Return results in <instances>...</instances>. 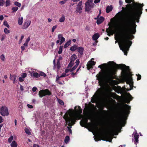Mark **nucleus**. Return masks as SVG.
Instances as JSON below:
<instances>
[{
    "label": "nucleus",
    "instance_id": "1",
    "mask_svg": "<svg viewBox=\"0 0 147 147\" xmlns=\"http://www.w3.org/2000/svg\"><path fill=\"white\" fill-rule=\"evenodd\" d=\"M143 4L134 3L132 7V11L130 13L127 18L122 26L123 31L120 40L119 47L124 54L127 55V51H129L130 47L132 44L131 40L134 38L133 34L136 32V22L139 23V19L142 13Z\"/></svg>",
    "mask_w": 147,
    "mask_h": 147
},
{
    "label": "nucleus",
    "instance_id": "2",
    "mask_svg": "<svg viewBox=\"0 0 147 147\" xmlns=\"http://www.w3.org/2000/svg\"><path fill=\"white\" fill-rule=\"evenodd\" d=\"M107 64L109 68L106 72L103 71L99 73L98 78L99 80H104L107 83L115 82L116 81L113 80L117 79L116 75L117 69H121L122 70L121 74L123 78L128 80L130 84L133 82L131 77H128V71H130L129 66H126L124 64H117L113 61H109Z\"/></svg>",
    "mask_w": 147,
    "mask_h": 147
},
{
    "label": "nucleus",
    "instance_id": "3",
    "mask_svg": "<svg viewBox=\"0 0 147 147\" xmlns=\"http://www.w3.org/2000/svg\"><path fill=\"white\" fill-rule=\"evenodd\" d=\"M122 107L123 109L125 108V110L123 109L119 115V118L116 123V125L117 126H124L126 123V121L125 120V116L129 113V110L131 109L130 106L126 104L123 105Z\"/></svg>",
    "mask_w": 147,
    "mask_h": 147
},
{
    "label": "nucleus",
    "instance_id": "4",
    "mask_svg": "<svg viewBox=\"0 0 147 147\" xmlns=\"http://www.w3.org/2000/svg\"><path fill=\"white\" fill-rule=\"evenodd\" d=\"M91 109L89 106L86 107L84 110V114L87 116V117L81 120L80 122V125L82 127H85L86 125L92 129H94V124L91 123H88V119H91L92 118Z\"/></svg>",
    "mask_w": 147,
    "mask_h": 147
},
{
    "label": "nucleus",
    "instance_id": "5",
    "mask_svg": "<svg viewBox=\"0 0 147 147\" xmlns=\"http://www.w3.org/2000/svg\"><path fill=\"white\" fill-rule=\"evenodd\" d=\"M65 119L66 124L69 126L74 125L76 123V120L80 119L78 115H75L73 117H69L68 113H66L63 117Z\"/></svg>",
    "mask_w": 147,
    "mask_h": 147
},
{
    "label": "nucleus",
    "instance_id": "6",
    "mask_svg": "<svg viewBox=\"0 0 147 147\" xmlns=\"http://www.w3.org/2000/svg\"><path fill=\"white\" fill-rule=\"evenodd\" d=\"M93 0H88L85 3V10L86 12L89 13L92 8L94 7V5L93 3Z\"/></svg>",
    "mask_w": 147,
    "mask_h": 147
},
{
    "label": "nucleus",
    "instance_id": "7",
    "mask_svg": "<svg viewBox=\"0 0 147 147\" xmlns=\"http://www.w3.org/2000/svg\"><path fill=\"white\" fill-rule=\"evenodd\" d=\"M51 92L48 89L45 90H41L39 92L38 94L39 97L42 98L46 95L49 96L51 95Z\"/></svg>",
    "mask_w": 147,
    "mask_h": 147
},
{
    "label": "nucleus",
    "instance_id": "8",
    "mask_svg": "<svg viewBox=\"0 0 147 147\" xmlns=\"http://www.w3.org/2000/svg\"><path fill=\"white\" fill-rule=\"evenodd\" d=\"M0 114L2 116H7L9 115L8 109L7 107L2 106L0 108Z\"/></svg>",
    "mask_w": 147,
    "mask_h": 147
},
{
    "label": "nucleus",
    "instance_id": "9",
    "mask_svg": "<svg viewBox=\"0 0 147 147\" xmlns=\"http://www.w3.org/2000/svg\"><path fill=\"white\" fill-rule=\"evenodd\" d=\"M31 24V21L30 20H27L24 22V24L22 26V28L23 29H25L28 28Z\"/></svg>",
    "mask_w": 147,
    "mask_h": 147
},
{
    "label": "nucleus",
    "instance_id": "10",
    "mask_svg": "<svg viewBox=\"0 0 147 147\" xmlns=\"http://www.w3.org/2000/svg\"><path fill=\"white\" fill-rule=\"evenodd\" d=\"M102 136L103 137L102 140H105L106 139H107L109 136L107 134L106 130L105 129H102Z\"/></svg>",
    "mask_w": 147,
    "mask_h": 147
},
{
    "label": "nucleus",
    "instance_id": "11",
    "mask_svg": "<svg viewBox=\"0 0 147 147\" xmlns=\"http://www.w3.org/2000/svg\"><path fill=\"white\" fill-rule=\"evenodd\" d=\"M139 136L138 134H136L134 136V138L132 139L133 142H134V143L136 144L138 142V139Z\"/></svg>",
    "mask_w": 147,
    "mask_h": 147
},
{
    "label": "nucleus",
    "instance_id": "12",
    "mask_svg": "<svg viewBox=\"0 0 147 147\" xmlns=\"http://www.w3.org/2000/svg\"><path fill=\"white\" fill-rule=\"evenodd\" d=\"M78 110H76V112L78 113V115H78L80 117V119H81L80 116H82L81 115V114L82 113V109L81 108V107L80 106H78Z\"/></svg>",
    "mask_w": 147,
    "mask_h": 147
},
{
    "label": "nucleus",
    "instance_id": "13",
    "mask_svg": "<svg viewBox=\"0 0 147 147\" xmlns=\"http://www.w3.org/2000/svg\"><path fill=\"white\" fill-rule=\"evenodd\" d=\"M127 95L128 96L129 98H127L125 99V102L127 104H129V103L130 100H132L133 98L129 93H127Z\"/></svg>",
    "mask_w": 147,
    "mask_h": 147
},
{
    "label": "nucleus",
    "instance_id": "14",
    "mask_svg": "<svg viewBox=\"0 0 147 147\" xmlns=\"http://www.w3.org/2000/svg\"><path fill=\"white\" fill-rule=\"evenodd\" d=\"M77 50H78V52L79 53L80 55H83L84 49L82 47H78Z\"/></svg>",
    "mask_w": 147,
    "mask_h": 147
},
{
    "label": "nucleus",
    "instance_id": "15",
    "mask_svg": "<svg viewBox=\"0 0 147 147\" xmlns=\"http://www.w3.org/2000/svg\"><path fill=\"white\" fill-rule=\"evenodd\" d=\"M104 18L102 17H100L98 19L96 20L97 24L99 25L102 23L104 20Z\"/></svg>",
    "mask_w": 147,
    "mask_h": 147
},
{
    "label": "nucleus",
    "instance_id": "16",
    "mask_svg": "<svg viewBox=\"0 0 147 147\" xmlns=\"http://www.w3.org/2000/svg\"><path fill=\"white\" fill-rule=\"evenodd\" d=\"M17 76L16 75H11L10 76V78L11 80L13 81V83L15 84V81L16 78Z\"/></svg>",
    "mask_w": 147,
    "mask_h": 147
},
{
    "label": "nucleus",
    "instance_id": "17",
    "mask_svg": "<svg viewBox=\"0 0 147 147\" xmlns=\"http://www.w3.org/2000/svg\"><path fill=\"white\" fill-rule=\"evenodd\" d=\"M116 16H117L118 19L121 20L123 16V14L121 12H119L116 14Z\"/></svg>",
    "mask_w": 147,
    "mask_h": 147
},
{
    "label": "nucleus",
    "instance_id": "18",
    "mask_svg": "<svg viewBox=\"0 0 147 147\" xmlns=\"http://www.w3.org/2000/svg\"><path fill=\"white\" fill-rule=\"evenodd\" d=\"M100 37V35L98 33L94 34L92 37V38L94 40H97Z\"/></svg>",
    "mask_w": 147,
    "mask_h": 147
},
{
    "label": "nucleus",
    "instance_id": "19",
    "mask_svg": "<svg viewBox=\"0 0 147 147\" xmlns=\"http://www.w3.org/2000/svg\"><path fill=\"white\" fill-rule=\"evenodd\" d=\"M113 9L112 6H108L106 9V11L107 13H109Z\"/></svg>",
    "mask_w": 147,
    "mask_h": 147
},
{
    "label": "nucleus",
    "instance_id": "20",
    "mask_svg": "<svg viewBox=\"0 0 147 147\" xmlns=\"http://www.w3.org/2000/svg\"><path fill=\"white\" fill-rule=\"evenodd\" d=\"M82 6H77V8H76V12L77 13H82Z\"/></svg>",
    "mask_w": 147,
    "mask_h": 147
},
{
    "label": "nucleus",
    "instance_id": "21",
    "mask_svg": "<svg viewBox=\"0 0 147 147\" xmlns=\"http://www.w3.org/2000/svg\"><path fill=\"white\" fill-rule=\"evenodd\" d=\"M77 58L76 55L75 54H73L71 56L70 59V61L71 62H74L75 60Z\"/></svg>",
    "mask_w": 147,
    "mask_h": 147
},
{
    "label": "nucleus",
    "instance_id": "22",
    "mask_svg": "<svg viewBox=\"0 0 147 147\" xmlns=\"http://www.w3.org/2000/svg\"><path fill=\"white\" fill-rule=\"evenodd\" d=\"M18 144L15 141H13L11 144V147H17Z\"/></svg>",
    "mask_w": 147,
    "mask_h": 147
},
{
    "label": "nucleus",
    "instance_id": "23",
    "mask_svg": "<svg viewBox=\"0 0 147 147\" xmlns=\"http://www.w3.org/2000/svg\"><path fill=\"white\" fill-rule=\"evenodd\" d=\"M71 40H70L66 42L64 46V47L66 48L67 47L71 44Z\"/></svg>",
    "mask_w": 147,
    "mask_h": 147
},
{
    "label": "nucleus",
    "instance_id": "24",
    "mask_svg": "<svg viewBox=\"0 0 147 147\" xmlns=\"http://www.w3.org/2000/svg\"><path fill=\"white\" fill-rule=\"evenodd\" d=\"M77 50V47L76 45L71 47L70 50L72 51H74Z\"/></svg>",
    "mask_w": 147,
    "mask_h": 147
},
{
    "label": "nucleus",
    "instance_id": "25",
    "mask_svg": "<svg viewBox=\"0 0 147 147\" xmlns=\"http://www.w3.org/2000/svg\"><path fill=\"white\" fill-rule=\"evenodd\" d=\"M106 32L107 33V35L109 36H110L112 31L111 29L109 28H107L106 30Z\"/></svg>",
    "mask_w": 147,
    "mask_h": 147
},
{
    "label": "nucleus",
    "instance_id": "26",
    "mask_svg": "<svg viewBox=\"0 0 147 147\" xmlns=\"http://www.w3.org/2000/svg\"><path fill=\"white\" fill-rule=\"evenodd\" d=\"M65 20V17L64 15H62V16L59 19V22H63Z\"/></svg>",
    "mask_w": 147,
    "mask_h": 147
},
{
    "label": "nucleus",
    "instance_id": "27",
    "mask_svg": "<svg viewBox=\"0 0 147 147\" xmlns=\"http://www.w3.org/2000/svg\"><path fill=\"white\" fill-rule=\"evenodd\" d=\"M18 7H14L12 8V13H13L16 12L17 10L18 9Z\"/></svg>",
    "mask_w": 147,
    "mask_h": 147
},
{
    "label": "nucleus",
    "instance_id": "28",
    "mask_svg": "<svg viewBox=\"0 0 147 147\" xmlns=\"http://www.w3.org/2000/svg\"><path fill=\"white\" fill-rule=\"evenodd\" d=\"M107 66V64L106 63H103L101 65H100L98 67L102 69V68H106Z\"/></svg>",
    "mask_w": 147,
    "mask_h": 147
},
{
    "label": "nucleus",
    "instance_id": "29",
    "mask_svg": "<svg viewBox=\"0 0 147 147\" xmlns=\"http://www.w3.org/2000/svg\"><path fill=\"white\" fill-rule=\"evenodd\" d=\"M70 140V138L69 136H66L65 138V143H67Z\"/></svg>",
    "mask_w": 147,
    "mask_h": 147
},
{
    "label": "nucleus",
    "instance_id": "30",
    "mask_svg": "<svg viewBox=\"0 0 147 147\" xmlns=\"http://www.w3.org/2000/svg\"><path fill=\"white\" fill-rule=\"evenodd\" d=\"M23 18L21 17V18H19L18 19V24L20 25H22L23 21Z\"/></svg>",
    "mask_w": 147,
    "mask_h": 147
},
{
    "label": "nucleus",
    "instance_id": "31",
    "mask_svg": "<svg viewBox=\"0 0 147 147\" xmlns=\"http://www.w3.org/2000/svg\"><path fill=\"white\" fill-rule=\"evenodd\" d=\"M32 76L35 78H38L39 77V73L37 72H34L33 73Z\"/></svg>",
    "mask_w": 147,
    "mask_h": 147
},
{
    "label": "nucleus",
    "instance_id": "32",
    "mask_svg": "<svg viewBox=\"0 0 147 147\" xmlns=\"http://www.w3.org/2000/svg\"><path fill=\"white\" fill-rule=\"evenodd\" d=\"M25 131L26 133L29 135H30L31 134L29 130L27 128H25Z\"/></svg>",
    "mask_w": 147,
    "mask_h": 147
},
{
    "label": "nucleus",
    "instance_id": "33",
    "mask_svg": "<svg viewBox=\"0 0 147 147\" xmlns=\"http://www.w3.org/2000/svg\"><path fill=\"white\" fill-rule=\"evenodd\" d=\"M74 64V63L73 62H71L70 61V62L67 68H69V67H72L73 65Z\"/></svg>",
    "mask_w": 147,
    "mask_h": 147
},
{
    "label": "nucleus",
    "instance_id": "34",
    "mask_svg": "<svg viewBox=\"0 0 147 147\" xmlns=\"http://www.w3.org/2000/svg\"><path fill=\"white\" fill-rule=\"evenodd\" d=\"M58 102L59 104L61 105H64V102L62 100L60 99H58Z\"/></svg>",
    "mask_w": 147,
    "mask_h": 147
},
{
    "label": "nucleus",
    "instance_id": "35",
    "mask_svg": "<svg viewBox=\"0 0 147 147\" xmlns=\"http://www.w3.org/2000/svg\"><path fill=\"white\" fill-rule=\"evenodd\" d=\"M62 49H63V46H60L59 47V50L58 51V53L59 54H61L62 53Z\"/></svg>",
    "mask_w": 147,
    "mask_h": 147
},
{
    "label": "nucleus",
    "instance_id": "36",
    "mask_svg": "<svg viewBox=\"0 0 147 147\" xmlns=\"http://www.w3.org/2000/svg\"><path fill=\"white\" fill-rule=\"evenodd\" d=\"M11 4L10 1L9 0H7L5 2V5L6 7L9 6Z\"/></svg>",
    "mask_w": 147,
    "mask_h": 147
},
{
    "label": "nucleus",
    "instance_id": "37",
    "mask_svg": "<svg viewBox=\"0 0 147 147\" xmlns=\"http://www.w3.org/2000/svg\"><path fill=\"white\" fill-rule=\"evenodd\" d=\"M39 77L40 76H43L44 77H45L47 76L46 74L45 73H44L42 72H40L39 73Z\"/></svg>",
    "mask_w": 147,
    "mask_h": 147
},
{
    "label": "nucleus",
    "instance_id": "38",
    "mask_svg": "<svg viewBox=\"0 0 147 147\" xmlns=\"http://www.w3.org/2000/svg\"><path fill=\"white\" fill-rule=\"evenodd\" d=\"M14 4L15 5L18 7H20L21 6V3L17 1L15 2Z\"/></svg>",
    "mask_w": 147,
    "mask_h": 147
},
{
    "label": "nucleus",
    "instance_id": "39",
    "mask_svg": "<svg viewBox=\"0 0 147 147\" xmlns=\"http://www.w3.org/2000/svg\"><path fill=\"white\" fill-rule=\"evenodd\" d=\"M4 32L6 34H7L10 32V30H7V28H5L4 30Z\"/></svg>",
    "mask_w": 147,
    "mask_h": 147
},
{
    "label": "nucleus",
    "instance_id": "40",
    "mask_svg": "<svg viewBox=\"0 0 147 147\" xmlns=\"http://www.w3.org/2000/svg\"><path fill=\"white\" fill-rule=\"evenodd\" d=\"M13 137L12 136H11L8 139V141L9 142L11 143L13 140Z\"/></svg>",
    "mask_w": 147,
    "mask_h": 147
},
{
    "label": "nucleus",
    "instance_id": "41",
    "mask_svg": "<svg viewBox=\"0 0 147 147\" xmlns=\"http://www.w3.org/2000/svg\"><path fill=\"white\" fill-rule=\"evenodd\" d=\"M65 41V38L64 37H63L61 39L59 44L61 45L62 43L64 42Z\"/></svg>",
    "mask_w": 147,
    "mask_h": 147
},
{
    "label": "nucleus",
    "instance_id": "42",
    "mask_svg": "<svg viewBox=\"0 0 147 147\" xmlns=\"http://www.w3.org/2000/svg\"><path fill=\"white\" fill-rule=\"evenodd\" d=\"M60 63L59 61H58L57 63V67L58 69L60 68Z\"/></svg>",
    "mask_w": 147,
    "mask_h": 147
},
{
    "label": "nucleus",
    "instance_id": "43",
    "mask_svg": "<svg viewBox=\"0 0 147 147\" xmlns=\"http://www.w3.org/2000/svg\"><path fill=\"white\" fill-rule=\"evenodd\" d=\"M0 58L2 61H5V56L4 55L2 54V55H1Z\"/></svg>",
    "mask_w": 147,
    "mask_h": 147
},
{
    "label": "nucleus",
    "instance_id": "44",
    "mask_svg": "<svg viewBox=\"0 0 147 147\" xmlns=\"http://www.w3.org/2000/svg\"><path fill=\"white\" fill-rule=\"evenodd\" d=\"M5 2L4 0H0V5L3 6L5 4Z\"/></svg>",
    "mask_w": 147,
    "mask_h": 147
},
{
    "label": "nucleus",
    "instance_id": "45",
    "mask_svg": "<svg viewBox=\"0 0 147 147\" xmlns=\"http://www.w3.org/2000/svg\"><path fill=\"white\" fill-rule=\"evenodd\" d=\"M3 24L5 26H6L7 28H9V26L8 24L7 21H5L4 22Z\"/></svg>",
    "mask_w": 147,
    "mask_h": 147
},
{
    "label": "nucleus",
    "instance_id": "46",
    "mask_svg": "<svg viewBox=\"0 0 147 147\" xmlns=\"http://www.w3.org/2000/svg\"><path fill=\"white\" fill-rule=\"evenodd\" d=\"M77 67V66L75 65L71 69H70V71H71V72H72V71L73 70L76 69Z\"/></svg>",
    "mask_w": 147,
    "mask_h": 147
},
{
    "label": "nucleus",
    "instance_id": "47",
    "mask_svg": "<svg viewBox=\"0 0 147 147\" xmlns=\"http://www.w3.org/2000/svg\"><path fill=\"white\" fill-rule=\"evenodd\" d=\"M87 67L88 69L89 70L91 68H92V65H91L89 63L87 65Z\"/></svg>",
    "mask_w": 147,
    "mask_h": 147
},
{
    "label": "nucleus",
    "instance_id": "48",
    "mask_svg": "<svg viewBox=\"0 0 147 147\" xmlns=\"http://www.w3.org/2000/svg\"><path fill=\"white\" fill-rule=\"evenodd\" d=\"M89 63L90 64L92 65V66H93V65L95 64L96 62L94 61H91L89 62Z\"/></svg>",
    "mask_w": 147,
    "mask_h": 147
},
{
    "label": "nucleus",
    "instance_id": "49",
    "mask_svg": "<svg viewBox=\"0 0 147 147\" xmlns=\"http://www.w3.org/2000/svg\"><path fill=\"white\" fill-rule=\"evenodd\" d=\"M57 27V25H55V26H53V27L52 29V32H54L55 30Z\"/></svg>",
    "mask_w": 147,
    "mask_h": 147
},
{
    "label": "nucleus",
    "instance_id": "50",
    "mask_svg": "<svg viewBox=\"0 0 147 147\" xmlns=\"http://www.w3.org/2000/svg\"><path fill=\"white\" fill-rule=\"evenodd\" d=\"M137 76V80L138 81V80H140L141 79V76L140 75L138 74Z\"/></svg>",
    "mask_w": 147,
    "mask_h": 147
},
{
    "label": "nucleus",
    "instance_id": "51",
    "mask_svg": "<svg viewBox=\"0 0 147 147\" xmlns=\"http://www.w3.org/2000/svg\"><path fill=\"white\" fill-rule=\"evenodd\" d=\"M27 74L26 73H24L21 76L23 78H24L27 76Z\"/></svg>",
    "mask_w": 147,
    "mask_h": 147
},
{
    "label": "nucleus",
    "instance_id": "52",
    "mask_svg": "<svg viewBox=\"0 0 147 147\" xmlns=\"http://www.w3.org/2000/svg\"><path fill=\"white\" fill-rule=\"evenodd\" d=\"M82 1H80L78 3L77 6H82Z\"/></svg>",
    "mask_w": 147,
    "mask_h": 147
},
{
    "label": "nucleus",
    "instance_id": "53",
    "mask_svg": "<svg viewBox=\"0 0 147 147\" xmlns=\"http://www.w3.org/2000/svg\"><path fill=\"white\" fill-rule=\"evenodd\" d=\"M61 78V77H60V76H59L58 75H57L56 77V82H57L59 81V79L60 78Z\"/></svg>",
    "mask_w": 147,
    "mask_h": 147
},
{
    "label": "nucleus",
    "instance_id": "54",
    "mask_svg": "<svg viewBox=\"0 0 147 147\" xmlns=\"http://www.w3.org/2000/svg\"><path fill=\"white\" fill-rule=\"evenodd\" d=\"M23 79L22 77H20L19 78V81L21 82H22L24 81V80Z\"/></svg>",
    "mask_w": 147,
    "mask_h": 147
},
{
    "label": "nucleus",
    "instance_id": "55",
    "mask_svg": "<svg viewBox=\"0 0 147 147\" xmlns=\"http://www.w3.org/2000/svg\"><path fill=\"white\" fill-rule=\"evenodd\" d=\"M80 62L79 61V59L76 60V66H78V65L80 63Z\"/></svg>",
    "mask_w": 147,
    "mask_h": 147
},
{
    "label": "nucleus",
    "instance_id": "56",
    "mask_svg": "<svg viewBox=\"0 0 147 147\" xmlns=\"http://www.w3.org/2000/svg\"><path fill=\"white\" fill-rule=\"evenodd\" d=\"M37 88L36 87H34L32 88V91L34 92H35L36 91Z\"/></svg>",
    "mask_w": 147,
    "mask_h": 147
},
{
    "label": "nucleus",
    "instance_id": "57",
    "mask_svg": "<svg viewBox=\"0 0 147 147\" xmlns=\"http://www.w3.org/2000/svg\"><path fill=\"white\" fill-rule=\"evenodd\" d=\"M3 119L2 117L1 116H0V124H1V123H2L3 120Z\"/></svg>",
    "mask_w": 147,
    "mask_h": 147
},
{
    "label": "nucleus",
    "instance_id": "58",
    "mask_svg": "<svg viewBox=\"0 0 147 147\" xmlns=\"http://www.w3.org/2000/svg\"><path fill=\"white\" fill-rule=\"evenodd\" d=\"M125 1L126 3H129L132 1V0H125Z\"/></svg>",
    "mask_w": 147,
    "mask_h": 147
},
{
    "label": "nucleus",
    "instance_id": "59",
    "mask_svg": "<svg viewBox=\"0 0 147 147\" xmlns=\"http://www.w3.org/2000/svg\"><path fill=\"white\" fill-rule=\"evenodd\" d=\"M66 76V74L65 73H63L60 76V77H65Z\"/></svg>",
    "mask_w": 147,
    "mask_h": 147
},
{
    "label": "nucleus",
    "instance_id": "60",
    "mask_svg": "<svg viewBox=\"0 0 147 147\" xmlns=\"http://www.w3.org/2000/svg\"><path fill=\"white\" fill-rule=\"evenodd\" d=\"M27 106L29 108H33V106L30 104H28Z\"/></svg>",
    "mask_w": 147,
    "mask_h": 147
},
{
    "label": "nucleus",
    "instance_id": "61",
    "mask_svg": "<svg viewBox=\"0 0 147 147\" xmlns=\"http://www.w3.org/2000/svg\"><path fill=\"white\" fill-rule=\"evenodd\" d=\"M94 41H95L92 44L93 45H95L98 42V41L96 40H94Z\"/></svg>",
    "mask_w": 147,
    "mask_h": 147
},
{
    "label": "nucleus",
    "instance_id": "62",
    "mask_svg": "<svg viewBox=\"0 0 147 147\" xmlns=\"http://www.w3.org/2000/svg\"><path fill=\"white\" fill-rule=\"evenodd\" d=\"M100 1V0H94V2L95 3H97L99 2Z\"/></svg>",
    "mask_w": 147,
    "mask_h": 147
},
{
    "label": "nucleus",
    "instance_id": "63",
    "mask_svg": "<svg viewBox=\"0 0 147 147\" xmlns=\"http://www.w3.org/2000/svg\"><path fill=\"white\" fill-rule=\"evenodd\" d=\"M63 37L62 34H58V38L59 39H61Z\"/></svg>",
    "mask_w": 147,
    "mask_h": 147
},
{
    "label": "nucleus",
    "instance_id": "64",
    "mask_svg": "<svg viewBox=\"0 0 147 147\" xmlns=\"http://www.w3.org/2000/svg\"><path fill=\"white\" fill-rule=\"evenodd\" d=\"M33 147H40L37 144H34L33 145Z\"/></svg>",
    "mask_w": 147,
    "mask_h": 147
}]
</instances>
